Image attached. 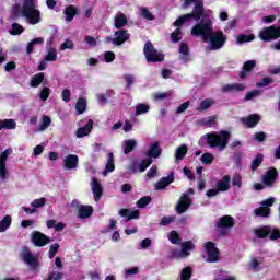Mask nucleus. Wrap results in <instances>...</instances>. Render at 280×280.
I'll return each instance as SVG.
<instances>
[{
  "label": "nucleus",
  "instance_id": "f257e3e1",
  "mask_svg": "<svg viewBox=\"0 0 280 280\" xmlns=\"http://www.w3.org/2000/svg\"><path fill=\"white\" fill-rule=\"evenodd\" d=\"M206 143L211 150H219V152H224L229 145V139H231V133L228 130L212 131L203 136Z\"/></svg>",
  "mask_w": 280,
  "mask_h": 280
},
{
  "label": "nucleus",
  "instance_id": "f03ea898",
  "mask_svg": "<svg viewBox=\"0 0 280 280\" xmlns=\"http://www.w3.org/2000/svg\"><path fill=\"white\" fill-rule=\"evenodd\" d=\"M213 33V22L209 19L197 21V24L191 28V36H201L203 43L209 40Z\"/></svg>",
  "mask_w": 280,
  "mask_h": 280
},
{
  "label": "nucleus",
  "instance_id": "7ed1b4c3",
  "mask_svg": "<svg viewBox=\"0 0 280 280\" xmlns=\"http://www.w3.org/2000/svg\"><path fill=\"white\" fill-rule=\"evenodd\" d=\"M209 40V49L211 51H218L220 49H222V47H224V45H226V40H229V37H226V35L224 34V32L222 31H215L211 33V35L208 37Z\"/></svg>",
  "mask_w": 280,
  "mask_h": 280
},
{
  "label": "nucleus",
  "instance_id": "20e7f679",
  "mask_svg": "<svg viewBox=\"0 0 280 280\" xmlns=\"http://www.w3.org/2000/svg\"><path fill=\"white\" fill-rule=\"evenodd\" d=\"M258 38L262 40V43H272V40H277L280 38V25H271L262 27L258 33Z\"/></svg>",
  "mask_w": 280,
  "mask_h": 280
},
{
  "label": "nucleus",
  "instance_id": "39448f33",
  "mask_svg": "<svg viewBox=\"0 0 280 280\" xmlns=\"http://www.w3.org/2000/svg\"><path fill=\"white\" fill-rule=\"evenodd\" d=\"M22 14L28 21L30 25H38L40 22V10L34 4H22Z\"/></svg>",
  "mask_w": 280,
  "mask_h": 280
},
{
  "label": "nucleus",
  "instance_id": "423d86ee",
  "mask_svg": "<svg viewBox=\"0 0 280 280\" xmlns=\"http://www.w3.org/2000/svg\"><path fill=\"white\" fill-rule=\"evenodd\" d=\"M143 54L145 56L147 62H163L165 60V55L159 52L152 42H147L144 44Z\"/></svg>",
  "mask_w": 280,
  "mask_h": 280
},
{
  "label": "nucleus",
  "instance_id": "0eeeda50",
  "mask_svg": "<svg viewBox=\"0 0 280 280\" xmlns=\"http://www.w3.org/2000/svg\"><path fill=\"white\" fill-rule=\"evenodd\" d=\"M202 19V9L200 4H197V8L192 9V12L179 16L174 23V27H180L185 25L188 21H200Z\"/></svg>",
  "mask_w": 280,
  "mask_h": 280
},
{
  "label": "nucleus",
  "instance_id": "6e6552de",
  "mask_svg": "<svg viewBox=\"0 0 280 280\" xmlns=\"http://www.w3.org/2000/svg\"><path fill=\"white\" fill-rule=\"evenodd\" d=\"M22 259L24 264H26L32 272H35L37 268H39L38 258L34 256L32 250H30V247L24 246L22 247Z\"/></svg>",
  "mask_w": 280,
  "mask_h": 280
},
{
  "label": "nucleus",
  "instance_id": "1a4fd4ad",
  "mask_svg": "<svg viewBox=\"0 0 280 280\" xmlns=\"http://www.w3.org/2000/svg\"><path fill=\"white\" fill-rule=\"evenodd\" d=\"M205 250L208 255L206 261L208 264H215L220 259V249L217 248L215 243L209 241L205 243Z\"/></svg>",
  "mask_w": 280,
  "mask_h": 280
},
{
  "label": "nucleus",
  "instance_id": "9d476101",
  "mask_svg": "<svg viewBox=\"0 0 280 280\" xmlns=\"http://www.w3.org/2000/svg\"><path fill=\"white\" fill-rule=\"evenodd\" d=\"M277 180H279V171L275 167H269L261 177V183L265 187H275Z\"/></svg>",
  "mask_w": 280,
  "mask_h": 280
},
{
  "label": "nucleus",
  "instance_id": "9b49d317",
  "mask_svg": "<svg viewBox=\"0 0 280 280\" xmlns=\"http://www.w3.org/2000/svg\"><path fill=\"white\" fill-rule=\"evenodd\" d=\"M31 242L37 248H43V246H47L51 240L40 231H33L31 233Z\"/></svg>",
  "mask_w": 280,
  "mask_h": 280
},
{
  "label": "nucleus",
  "instance_id": "f8f14e48",
  "mask_svg": "<svg viewBox=\"0 0 280 280\" xmlns=\"http://www.w3.org/2000/svg\"><path fill=\"white\" fill-rule=\"evenodd\" d=\"M196 248V245L194 244L192 241H186L182 243V249H175L172 253V256L175 257L176 259H180L182 257H189L191 253L189 250H194Z\"/></svg>",
  "mask_w": 280,
  "mask_h": 280
},
{
  "label": "nucleus",
  "instance_id": "ddd939ff",
  "mask_svg": "<svg viewBox=\"0 0 280 280\" xmlns=\"http://www.w3.org/2000/svg\"><path fill=\"white\" fill-rule=\"evenodd\" d=\"M127 40H130V33H128V30L120 28L114 33L113 45L116 47H121Z\"/></svg>",
  "mask_w": 280,
  "mask_h": 280
},
{
  "label": "nucleus",
  "instance_id": "4468645a",
  "mask_svg": "<svg viewBox=\"0 0 280 280\" xmlns=\"http://www.w3.org/2000/svg\"><path fill=\"white\" fill-rule=\"evenodd\" d=\"M189 207H191V199L189 198V195L183 194L175 207L176 212L179 215H183V213H185Z\"/></svg>",
  "mask_w": 280,
  "mask_h": 280
},
{
  "label": "nucleus",
  "instance_id": "2eb2a0df",
  "mask_svg": "<svg viewBox=\"0 0 280 280\" xmlns=\"http://www.w3.org/2000/svg\"><path fill=\"white\" fill-rule=\"evenodd\" d=\"M240 121L245 128H255L261 121V116L259 114H250L247 117H242Z\"/></svg>",
  "mask_w": 280,
  "mask_h": 280
},
{
  "label": "nucleus",
  "instance_id": "dca6fc26",
  "mask_svg": "<svg viewBox=\"0 0 280 280\" xmlns=\"http://www.w3.org/2000/svg\"><path fill=\"white\" fill-rule=\"evenodd\" d=\"M233 226H235V219L231 215H223L217 221L218 229H233Z\"/></svg>",
  "mask_w": 280,
  "mask_h": 280
},
{
  "label": "nucleus",
  "instance_id": "f3484780",
  "mask_svg": "<svg viewBox=\"0 0 280 280\" xmlns=\"http://www.w3.org/2000/svg\"><path fill=\"white\" fill-rule=\"evenodd\" d=\"M93 124H95L93 119H90L85 126L78 128L75 131L77 138L83 139V137H89L93 130Z\"/></svg>",
  "mask_w": 280,
  "mask_h": 280
},
{
  "label": "nucleus",
  "instance_id": "a211bd4d",
  "mask_svg": "<svg viewBox=\"0 0 280 280\" xmlns=\"http://www.w3.org/2000/svg\"><path fill=\"white\" fill-rule=\"evenodd\" d=\"M222 93H242V91H246V85L243 83H232V84H225L221 88Z\"/></svg>",
  "mask_w": 280,
  "mask_h": 280
},
{
  "label": "nucleus",
  "instance_id": "6ab92c4d",
  "mask_svg": "<svg viewBox=\"0 0 280 280\" xmlns=\"http://www.w3.org/2000/svg\"><path fill=\"white\" fill-rule=\"evenodd\" d=\"M80 161V158L75 154H69L63 160V166L66 170H75L78 167V163Z\"/></svg>",
  "mask_w": 280,
  "mask_h": 280
},
{
  "label": "nucleus",
  "instance_id": "aec40b11",
  "mask_svg": "<svg viewBox=\"0 0 280 280\" xmlns=\"http://www.w3.org/2000/svg\"><path fill=\"white\" fill-rule=\"evenodd\" d=\"M119 215H121V218H127V222H130V220H139L141 212H139V210H130V209H120L119 211Z\"/></svg>",
  "mask_w": 280,
  "mask_h": 280
},
{
  "label": "nucleus",
  "instance_id": "412c9836",
  "mask_svg": "<svg viewBox=\"0 0 280 280\" xmlns=\"http://www.w3.org/2000/svg\"><path fill=\"white\" fill-rule=\"evenodd\" d=\"M215 187L220 192L229 191V189H231V176H223L220 180L217 182Z\"/></svg>",
  "mask_w": 280,
  "mask_h": 280
},
{
  "label": "nucleus",
  "instance_id": "4be33fe9",
  "mask_svg": "<svg viewBox=\"0 0 280 280\" xmlns=\"http://www.w3.org/2000/svg\"><path fill=\"white\" fill-rule=\"evenodd\" d=\"M255 67H257V61H255V60H247V61H245L243 63V70L238 74L241 80H245L246 79V74L250 73V71H253V69H255Z\"/></svg>",
  "mask_w": 280,
  "mask_h": 280
},
{
  "label": "nucleus",
  "instance_id": "5701e85b",
  "mask_svg": "<svg viewBox=\"0 0 280 280\" xmlns=\"http://www.w3.org/2000/svg\"><path fill=\"white\" fill-rule=\"evenodd\" d=\"M92 191L95 202L100 201L102 195L104 194V190L102 188V185L100 184V180H97V178L95 177L92 179Z\"/></svg>",
  "mask_w": 280,
  "mask_h": 280
},
{
  "label": "nucleus",
  "instance_id": "b1692460",
  "mask_svg": "<svg viewBox=\"0 0 280 280\" xmlns=\"http://www.w3.org/2000/svg\"><path fill=\"white\" fill-rule=\"evenodd\" d=\"M93 206H80L78 211L79 220H86L93 215Z\"/></svg>",
  "mask_w": 280,
  "mask_h": 280
},
{
  "label": "nucleus",
  "instance_id": "393cba45",
  "mask_svg": "<svg viewBox=\"0 0 280 280\" xmlns=\"http://www.w3.org/2000/svg\"><path fill=\"white\" fill-rule=\"evenodd\" d=\"M174 182V173H170L167 177H162L156 184L155 189L161 190L165 189V187H170Z\"/></svg>",
  "mask_w": 280,
  "mask_h": 280
},
{
  "label": "nucleus",
  "instance_id": "a878e982",
  "mask_svg": "<svg viewBox=\"0 0 280 280\" xmlns=\"http://www.w3.org/2000/svg\"><path fill=\"white\" fill-rule=\"evenodd\" d=\"M254 234L258 240H266L270 235V225H262L254 230Z\"/></svg>",
  "mask_w": 280,
  "mask_h": 280
},
{
  "label": "nucleus",
  "instance_id": "bb28decb",
  "mask_svg": "<svg viewBox=\"0 0 280 280\" xmlns=\"http://www.w3.org/2000/svg\"><path fill=\"white\" fill-rule=\"evenodd\" d=\"M162 152H163V150L159 145V142H153L151 144L149 151L147 152V156H149V159H159V156H161Z\"/></svg>",
  "mask_w": 280,
  "mask_h": 280
},
{
  "label": "nucleus",
  "instance_id": "cd10ccee",
  "mask_svg": "<svg viewBox=\"0 0 280 280\" xmlns=\"http://www.w3.org/2000/svg\"><path fill=\"white\" fill-rule=\"evenodd\" d=\"M110 172H115V154L113 152L107 153V162L103 174H110Z\"/></svg>",
  "mask_w": 280,
  "mask_h": 280
},
{
  "label": "nucleus",
  "instance_id": "c85d7f7f",
  "mask_svg": "<svg viewBox=\"0 0 280 280\" xmlns=\"http://www.w3.org/2000/svg\"><path fill=\"white\" fill-rule=\"evenodd\" d=\"M179 54H182V57L179 60L182 62H188L189 61V45L185 42H182L179 45Z\"/></svg>",
  "mask_w": 280,
  "mask_h": 280
},
{
  "label": "nucleus",
  "instance_id": "c756f323",
  "mask_svg": "<svg viewBox=\"0 0 280 280\" xmlns=\"http://www.w3.org/2000/svg\"><path fill=\"white\" fill-rule=\"evenodd\" d=\"M44 80L45 73L38 72L37 74L31 78L30 86H32V89H38L39 84H43Z\"/></svg>",
  "mask_w": 280,
  "mask_h": 280
},
{
  "label": "nucleus",
  "instance_id": "7c9ffc66",
  "mask_svg": "<svg viewBox=\"0 0 280 280\" xmlns=\"http://www.w3.org/2000/svg\"><path fill=\"white\" fill-rule=\"evenodd\" d=\"M63 14L66 16V21L71 23V21H73V19H75V16L78 15V9L74 5H68L63 10Z\"/></svg>",
  "mask_w": 280,
  "mask_h": 280
},
{
  "label": "nucleus",
  "instance_id": "2f4dec72",
  "mask_svg": "<svg viewBox=\"0 0 280 280\" xmlns=\"http://www.w3.org/2000/svg\"><path fill=\"white\" fill-rule=\"evenodd\" d=\"M114 23L116 30H121L122 27H126V25H128V18H126L124 13H120L119 15L115 16Z\"/></svg>",
  "mask_w": 280,
  "mask_h": 280
},
{
  "label": "nucleus",
  "instance_id": "473e14b6",
  "mask_svg": "<svg viewBox=\"0 0 280 280\" xmlns=\"http://www.w3.org/2000/svg\"><path fill=\"white\" fill-rule=\"evenodd\" d=\"M86 107H88L86 98L79 97L75 103L77 115H84V113H86Z\"/></svg>",
  "mask_w": 280,
  "mask_h": 280
},
{
  "label": "nucleus",
  "instance_id": "72a5a7b5",
  "mask_svg": "<svg viewBox=\"0 0 280 280\" xmlns=\"http://www.w3.org/2000/svg\"><path fill=\"white\" fill-rule=\"evenodd\" d=\"M15 130L16 121L12 118L0 120V130Z\"/></svg>",
  "mask_w": 280,
  "mask_h": 280
},
{
  "label": "nucleus",
  "instance_id": "f704fd0d",
  "mask_svg": "<svg viewBox=\"0 0 280 280\" xmlns=\"http://www.w3.org/2000/svg\"><path fill=\"white\" fill-rule=\"evenodd\" d=\"M124 154H130L137 148V140L128 139L122 142Z\"/></svg>",
  "mask_w": 280,
  "mask_h": 280
},
{
  "label": "nucleus",
  "instance_id": "c9c22d12",
  "mask_svg": "<svg viewBox=\"0 0 280 280\" xmlns=\"http://www.w3.org/2000/svg\"><path fill=\"white\" fill-rule=\"evenodd\" d=\"M215 104V101L213 98H206L200 102L199 106L197 107V110L199 113H205V110H209Z\"/></svg>",
  "mask_w": 280,
  "mask_h": 280
},
{
  "label": "nucleus",
  "instance_id": "e433bc0d",
  "mask_svg": "<svg viewBox=\"0 0 280 280\" xmlns=\"http://www.w3.org/2000/svg\"><path fill=\"white\" fill-rule=\"evenodd\" d=\"M187 152H189V149L187 148V144H182L175 150V159L176 161H183L185 156H187Z\"/></svg>",
  "mask_w": 280,
  "mask_h": 280
},
{
  "label": "nucleus",
  "instance_id": "4c0bfd02",
  "mask_svg": "<svg viewBox=\"0 0 280 280\" xmlns=\"http://www.w3.org/2000/svg\"><path fill=\"white\" fill-rule=\"evenodd\" d=\"M43 43H45V39L43 37L32 39L26 46L27 56L34 52V45H43Z\"/></svg>",
  "mask_w": 280,
  "mask_h": 280
},
{
  "label": "nucleus",
  "instance_id": "58836bf2",
  "mask_svg": "<svg viewBox=\"0 0 280 280\" xmlns=\"http://www.w3.org/2000/svg\"><path fill=\"white\" fill-rule=\"evenodd\" d=\"M12 226V217L5 215L0 221V233H5Z\"/></svg>",
  "mask_w": 280,
  "mask_h": 280
},
{
  "label": "nucleus",
  "instance_id": "ea45409f",
  "mask_svg": "<svg viewBox=\"0 0 280 280\" xmlns=\"http://www.w3.org/2000/svg\"><path fill=\"white\" fill-rule=\"evenodd\" d=\"M261 163H264V154L259 153L250 163L252 172H257V170H259V167L261 166Z\"/></svg>",
  "mask_w": 280,
  "mask_h": 280
},
{
  "label": "nucleus",
  "instance_id": "a19ab883",
  "mask_svg": "<svg viewBox=\"0 0 280 280\" xmlns=\"http://www.w3.org/2000/svg\"><path fill=\"white\" fill-rule=\"evenodd\" d=\"M23 32H25V28L19 23H13L11 25V30H9V34H11V36H21Z\"/></svg>",
  "mask_w": 280,
  "mask_h": 280
},
{
  "label": "nucleus",
  "instance_id": "79ce46f5",
  "mask_svg": "<svg viewBox=\"0 0 280 280\" xmlns=\"http://www.w3.org/2000/svg\"><path fill=\"white\" fill-rule=\"evenodd\" d=\"M140 16L145 21H154V14L147 7L139 8Z\"/></svg>",
  "mask_w": 280,
  "mask_h": 280
},
{
  "label": "nucleus",
  "instance_id": "37998d69",
  "mask_svg": "<svg viewBox=\"0 0 280 280\" xmlns=\"http://www.w3.org/2000/svg\"><path fill=\"white\" fill-rule=\"evenodd\" d=\"M191 3H195L194 8H197V5H200L201 8V16L205 15V3L200 0H185L184 1V8H189Z\"/></svg>",
  "mask_w": 280,
  "mask_h": 280
},
{
  "label": "nucleus",
  "instance_id": "c03bdc74",
  "mask_svg": "<svg viewBox=\"0 0 280 280\" xmlns=\"http://www.w3.org/2000/svg\"><path fill=\"white\" fill-rule=\"evenodd\" d=\"M168 241L171 244H180L183 242V238L180 235H178V232L173 230L168 233Z\"/></svg>",
  "mask_w": 280,
  "mask_h": 280
},
{
  "label": "nucleus",
  "instance_id": "a18cd8bd",
  "mask_svg": "<svg viewBox=\"0 0 280 280\" xmlns=\"http://www.w3.org/2000/svg\"><path fill=\"white\" fill-rule=\"evenodd\" d=\"M152 202V197L151 196H143L137 201V207L138 209H145L148 205Z\"/></svg>",
  "mask_w": 280,
  "mask_h": 280
},
{
  "label": "nucleus",
  "instance_id": "49530a36",
  "mask_svg": "<svg viewBox=\"0 0 280 280\" xmlns=\"http://www.w3.org/2000/svg\"><path fill=\"white\" fill-rule=\"evenodd\" d=\"M150 112V105L140 103L136 106V117L139 115H144L145 113Z\"/></svg>",
  "mask_w": 280,
  "mask_h": 280
},
{
  "label": "nucleus",
  "instance_id": "de8ad7c7",
  "mask_svg": "<svg viewBox=\"0 0 280 280\" xmlns=\"http://www.w3.org/2000/svg\"><path fill=\"white\" fill-rule=\"evenodd\" d=\"M255 215L258 218H268L270 215V208H265L264 206L260 208H256L254 210Z\"/></svg>",
  "mask_w": 280,
  "mask_h": 280
},
{
  "label": "nucleus",
  "instance_id": "09e8293b",
  "mask_svg": "<svg viewBox=\"0 0 280 280\" xmlns=\"http://www.w3.org/2000/svg\"><path fill=\"white\" fill-rule=\"evenodd\" d=\"M255 40V35H246V34H240L236 38V42L240 43V45H243V43H253Z\"/></svg>",
  "mask_w": 280,
  "mask_h": 280
},
{
  "label": "nucleus",
  "instance_id": "8fccbe9b",
  "mask_svg": "<svg viewBox=\"0 0 280 280\" xmlns=\"http://www.w3.org/2000/svg\"><path fill=\"white\" fill-rule=\"evenodd\" d=\"M44 60L47 62H56V60H58V52L56 51V48H50Z\"/></svg>",
  "mask_w": 280,
  "mask_h": 280
},
{
  "label": "nucleus",
  "instance_id": "3c124183",
  "mask_svg": "<svg viewBox=\"0 0 280 280\" xmlns=\"http://www.w3.org/2000/svg\"><path fill=\"white\" fill-rule=\"evenodd\" d=\"M214 159H215V158L213 156V154H211V153H209V152H206V153H203V154L201 155L200 161H201V163H202L203 165H211V164L213 163Z\"/></svg>",
  "mask_w": 280,
  "mask_h": 280
},
{
  "label": "nucleus",
  "instance_id": "603ef678",
  "mask_svg": "<svg viewBox=\"0 0 280 280\" xmlns=\"http://www.w3.org/2000/svg\"><path fill=\"white\" fill-rule=\"evenodd\" d=\"M167 97H172V92H156L153 94L154 102H161V100H167Z\"/></svg>",
  "mask_w": 280,
  "mask_h": 280
},
{
  "label": "nucleus",
  "instance_id": "864d4df0",
  "mask_svg": "<svg viewBox=\"0 0 280 280\" xmlns=\"http://www.w3.org/2000/svg\"><path fill=\"white\" fill-rule=\"evenodd\" d=\"M45 205H47V199L45 197L35 199L31 202V207L34 209H40V207H45Z\"/></svg>",
  "mask_w": 280,
  "mask_h": 280
},
{
  "label": "nucleus",
  "instance_id": "5fc2aeb1",
  "mask_svg": "<svg viewBox=\"0 0 280 280\" xmlns=\"http://www.w3.org/2000/svg\"><path fill=\"white\" fill-rule=\"evenodd\" d=\"M191 275H194V271L191 270V267H185L182 270L180 280H191Z\"/></svg>",
  "mask_w": 280,
  "mask_h": 280
},
{
  "label": "nucleus",
  "instance_id": "6e6d98bb",
  "mask_svg": "<svg viewBox=\"0 0 280 280\" xmlns=\"http://www.w3.org/2000/svg\"><path fill=\"white\" fill-rule=\"evenodd\" d=\"M275 82V80H272V78L270 77H265L261 79L260 82L256 83L257 89H264V86H269V84H272Z\"/></svg>",
  "mask_w": 280,
  "mask_h": 280
},
{
  "label": "nucleus",
  "instance_id": "4d7b16f0",
  "mask_svg": "<svg viewBox=\"0 0 280 280\" xmlns=\"http://www.w3.org/2000/svg\"><path fill=\"white\" fill-rule=\"evenodd\" d=\"M269 240H271V242L280 240V230L278 228L270 226Z\"/></svg>",
  "mask_w": 280,
  "mask_h": 280
},
{
  "label": "nucleus",
  "instance_id": "13d9d810",
  "mask_svg": "<svg viewBox=\"0 0 280 280\" xmlns=\"http://www.w3.org/2000/svg\"><path fill=\"white\" fill-rule=\"evenodd\" d=\"M152 165V159L148 158L141 161L139 164V172H145Z\"/></svg>",
  "mask_w": 280,
  "mask_h": 280
},
{
  "label": "nucleus",
  "instance_id": "bf43d9fd",
  "mask_svg": "<svg viewBox=\"0 0 280 280\" xmlns=\"http://www.w3.org/2000/svg\"><path fill=\"white\" fill-rule=\"evenodd\" d=\"M182 34L183 31L180 30V27H177L172 34H171V39L173 43H178L182 40Z\"/></svg>",
  "mask_w": 280,
  "mask_h": 280
},
{
  "label": "nucleus",
  "instance_id": "052dcab7",
  "mask_svg": "<svg viewBox=\"0 0 280 280\" xmlns=\"http://www.w3.org/2000/svg\"><path fill=\"white\" fill-rule=\"evenodd\" d=\"M48 126H51V118L49 116H43L42 124L39 125V130H47Z\"/></svg>",
  "mask_w": 280,
  "mask_h": 280
},
{
  "label": "nucleus",
  "instance_id": "680f3d73",
  "mask_svg": "<svg viewBox=\"0 0 280 280\" xmlns=\"http://www.w3.org/2000/svg\"><path fill=\"white\" fill-rule=\"evenodd\" d=\"M49 95H51V89L44 88L39 93V98L42 102H47V100H49Z\"/></svg>",
  "mask_w": 280,
  "mask_h": 280
},
{
  "label": "nucleus",
  "instance_id": "e2e57ef3",
  "mask_svg": "<svg viewBox=\"0 0 280 280\" xmlns=\"http://www.w3.org/2000/svg\"><path fill=\"white\" fill-rule=\"evenodd\" d=\"M172 222H176V217H163L160 221V226H167L168 224H172Z\"/></svg>",
  "mask_w": 280,
  "mask_h": 280
},
{
  "label": "nucleus",
  "instance_id": "0e129e2a",
  "mask_svg": "<svg viewBox=\"0 0 280 280\" xmlns=\"http://www.w3.org/2000/svg\"><path fill=\"white\" fill-rule=\"evenodd\" d=\"M58 250H60V244L55 243V244L50 245V248L48 252V257L50 259H54V256L58 253Z\"/></svg>",
  "mask_w": 280,
  "mask_h": 280
},
{
  "label": "nucleus",
  "instance_id": "69168bd1",
  "mask_svg": "<svg viewBox=\"0 0 280 280\" xmlns=\"http://www.w3.org/2000/svg\"><path fill=\"white\" fill-rule=\"evenodd\" d=\"M60 49L65 51V49H75V44H73V40L66 39L65 43L61 44Z\"/></svg>",
  "mask_w": 280,
  "mask_h": 280
},
{
  "label": "nucleus",
  "instance_id": "338daca9",
  "mask_svg": "<svg viewBox=\"0 0 280 280\" xmlns=\"http://www.w3.org/2000/svg\"><path fill=\"white\" fill-rule=\"evenodd\" d=\"M12 154V149H7L0 154V164L5 165V161Z\"/></svg>",
  "mask_w": 280,
  "mask_h": 280
},
{
  "label": "nucleus",
  "instance_id": "774afa93",
  "mask_svg": "<svg viewBox=\"0 0 280 280\" xmlns=\"http://www.w3.org/2000/svg\"><path fill=\"white\" fill-rule=\"evenodd\" d=\"M115 54L110 50L104 52V61L107 63L115 62Z\"/></svg>",
  "mask_w": 280,
  "mask_h": 280
}]
</instances>
